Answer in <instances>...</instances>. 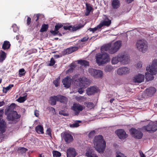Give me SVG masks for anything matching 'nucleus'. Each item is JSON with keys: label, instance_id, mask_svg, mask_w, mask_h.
Listing matches in <instances>:
<instances>
[{"label": "nucleus", "instance_id": "f257e3e1", "mask_svg": "<svg viewBox=\"0 0 157 157\" xmlns=\"http://www.w3.org/2000/svg\"><path fill=\"white\" fill-rule=\"evenodd\" d=\"M121 43V41L118 40L113 44H107L102 46L101 49V52L106 51L110 54H113L120 48Z\"/></svg>", "mask_w": 157, "mask_h": 157}, {"label": "nucleus", "instance_id": "f03ea898", "mask_svg": "<svg viewBox=\"0 0 157 157\" xmlns=\"http://www.w3.org/2000/svg\"><path fill=\"white\" fill-rule=\"evenodd\" d=\"M95 148L99 153L104 152L106 147V142L102 135L95 136L94 140Z\"/></svg>", "mask_w": 157, "mask_h": 157}, {"label": "nucleus", "instance_id": "7ed1b4c3", "mask_svg": "<svg viewBox=\"0 0 157 157\" xmlns=\"http://www.w3.org/2000/svg\"><path fill=\"white\" fill-rule=\"evenodd\" d=\"M146 70L150 73H146V79L148 81L152 80L154 78L152 75H155L157 73V59L153 60L151 66L147 67Z\"/></svg>", "mask_w": 157, "mask_h": 157}, {"label": "nucleus", "instance_id": "20e7f679", "mask_svg": "<svg viewBox=\"0 0 157 157\" xmlns=\"http://www.w3.org/2000/svg\"><path fill=\"white\" fill-rule=\"evenodd\" d=\"M129 60V58L127 55L121 53L118 54L117 56L113 57L112 59L111 63L113 64H117L119 62L127 64Z\"/></svg>", "mask_w": 157, "mask_h": 157}, {"label": "nucleus", "instance_id": "39448f33", "mask_svg": "<svg viewBox=\"0 0 157 157\" xmlns=\"http://www.w3.org/2000/svg\"><path fill=\"white\" fill-rule=\"evenodd\" d=\"M95 59L97 63L99 65L105 64L110 60L109 55L106 53L97 54Z\"/></svg>", "mask_w": 157, "mask_h": 157}, {"label": "nucleus", "instance_id": "423d86ee", "mask_svg": "<svg viewBox=\"0 0 157 157\" xmlns=\"http://www.w3.org/2000/svg\"><path fill=\"white\" fill-rule=\"evenodd\" d=\"M6 115L7 120L10 122L9 123L11 124L17 123L19 121L21 117V115L18 114L16 111H13Z\"/></svg>", "mask_w": 157, "mask_h": 157}, {"label": "nucleus", "instance_id": "0eeeda50", "mask_svg": "<svg viewBox=\"0 0 157 157\" xmlns=\"http://www.w3.org/2000/svg\"><path fill=\"white\" fill-rule=\"evenodd\" d=\"M136 46L139 50L143 53L145 52L147 50L148 47L147 42L144 40H138Z\"/></svg>", "mask_w": 157, "mask_h": 157}, {"label": "nucleus", "instance_id": "6e6552de", "mask_svg": "<svg viewBox=\"0 0 157 157\" xmlns=\"http://www.w3.org/2000/svg\"><path fill=\"white\" fill-rule=\"evenodd\" d=\"M76 84L80 87L85 88L89 85V79L85 77H83L78 78L75 80Z\"/></svg>", "mask_w": 157, "mask_h": 157}, {"label": "nucleus", "instance_id": "1a4fd4ad", "mask_svg": "<svg viewBox=\"0 0 157 157\" xmlns=\"http://www.w3.org/2000/svg\"><path fill=\"white\" fill-rule=\"evenodd\" d=\"M142 129L150 133L154 132L157 130V125L153 122H150L147 125L143 126Z\"/></svg>", "mask_w": 157, "mask_h": 157}, {"label": "nucleus", "instance_id": "9d476101", "mask_svg": "<svg viewBox=\"0 0 157 157\" xmlns=\"http://www.w3.org/2000/svg\"><path fill=\"white\" fill-rule=\"evenodd\" d=\"M130 132L132 136L136 139H140L142 138L143 136L141 131L133 128L130 129Z\"/></svg>", "mask_w": 157, "mask_h": 157}, {"label": "nucleus", "instance_id": "9b49d317", "mask_svg": "<svg viewBox=\"0 0 157 157\" xmlns=\"http://www.w3.org/2000/svg\"><path fill=\"white\" fill-rule=\"evenodd\" d=\"M84 107L78 103H74L71 108V109L74 112L75 115L78 116L80 111H82Z\"/></svg>", "mask_w": 157, "mask_h": 157}, {"label": "nucleus", "instance_id": "f8f14e48", "mask_svg": "<svg viewBox=\"0 0 157 157\" xmlns=\"http://www.w3.org/2000/svg\"><path fill=\"white\" fill-rule=\"evenodd\" d=\"M91 75L95 78H100L102 77L103 73L100 70L91 69L90 70Z\"/></svg>", "mask_w": 157, "mask_h": 157}, {"label": "nucleus", "instance_id": "ddd939ff", "mask_svg": "<svg viewBox=\"0 0 157 157\" xmlns=\"http://www.w3.org/2000/svg\"><path fill=\"white\" fill-rule=\"evenodd\" d=\"M115 132L121 139H124L128 136V135L126 133V132L123 129L117 130Z\"/></svg>", "mask_w": 157, "mask_h": 157}, {"label": "nucleus", "instance_id": "4468645a", "mask_svg": "<svg viewBox=\"0 0 157 157\" xmlns=\"http://www.w3.org/2000/svg\"><path fill=\"white\" fill-rule=\"evenodd\" d=\"M62 138L67 144L70 143L73 140V137L72 135L66 132H65L63 133Z\"/></svg>", "mask_w": 157, "mask_h": 157}, {"label": "nucleus", "instance_id": "2eb2a0df", "mask_svg": "<svg viewBox=\"0 0 157 157\" xmlns=\"http://www.w3.org/2000/svg\"><path fill=\"white\" fill-rule=\"evenodd\" d=\"M84 26V25L79 24L76 26L73 27L72 25H70L69 26H64L63 28L65 30H69L74 31L82 28Z\"/></svg>", "mask_w": 157, "mask_h": 157}, {"label": "nucleus", "instance_id": "dca6fc26", "mask_svg": "<svg viewBox=\"0 0 157 157\" xmlns=\"http://www.w3.org/2000/svg\"><path fill=\"white\" fill-rule=\"evenodd\" d=\"M98 91V88L95 86H92L87 88L86 90L87 94L88 95H91L97 93Z\"/></svg>", "mask_w": 157, "mask_h": 157}, {"label": "nucleus", "instance_id": "f3484780", "mask_svg": "<svg viewBox=\"0 0 157 157\" xmlns=\"http://www.w3.org/2000/svg\"><path fill=\"white\" fill-rule=\"evenodd\" d=\"M144 79V76L141 74H139L135 76L133 78V81L135 83H141Z\"/></svg>", "mask_w": 157, "mask_h": 157}, {"label": "nucleus", "instance_id": "a211bd4d", "mask_svg": "<svg viewBox=\"0 0 157 157\" xmlns=\"http://www.w3.org/2000/svg\"><path fill=\"white\" fill-rule=\"evenodd\" d=\"M62 82L65 87L69 88L71 85V79L70 77L67 76L63 79Z\"/></svg>", "mask_w": 157, "mask_h": 157}, {"label": "nucleus", "instance_id": "6ab92c4d", "mask_svg": "<svg viewBox=\"0 0 157 157\" xmlns=\"http://www.w3.org/2000/svg\"><path fill=\"white\" fill-rule=\"evenodd\" d=\"M16 107V105L14 103H12L10 106H8L5 109V114L7 115L9 114H10L11 113H12L13 111H14L13 110Z\"/></svg>", "mask_w": 157, "mask_h": 157}, {"label": "nucleus", "instance_id": "aec40b11", "mask_svg": "<svg viewBox=\"0 0 157 157\" xmlns=\"http://www.w3.org/2000/svg\"><path fill=\"white\" fill-rule=\"evenodd\" d=\"M78 49V48L77 46L70 47L66 49L64 51L63 53L65 55H68L77 51Z\"/></svg>", "mask_w": 157, "mask_h": 157}, {"label": "nucleus", "instance_id": "412c9836", "mask_svg": "<svg viewBox=\"0 0 157 157\" xmlns=\"http://www.w3.org/2000/svg\"><path fill=\"white\" fill-rule=\"evenodd\" d=\"M129 72V69L126 67H123L119 68L117 70V74L119 75L128 74Z\"/></svg>", "mask_w": 157, "mask_h": 157}, {"label": "nucleus", "instance_id": "4be33fe9", "mask_svg": "<svg viewBox=\"0 0 157 157\" xmlns=\"http://www.w3.org/2000/svg\"><path fill=\"white\" fill-rule=\"evenodd\" d=\"M76 153L74 148L69 147L67 150V157H75L76 155Z\"/></svg>", "mask_w": 157, "mask_h": 157}, {"label": "nucleus", "instance_id": "5701e85b", "mask_svg": "<svg viewBox=\"0 0 157 157\" xmlns=\"http://www.w3.org/2000/svg\"><path fill=\"white\" fill-rule=\"evenodd\" d=\"M57 98V101H59L61 103L66 104L68 99L66 97L60 95H57L56 97Z\"/></svg>", "mask_w": 157, "mask_h": 157}, {"label": "nucleus", "instance_id": "b1692460", "mask_svg": "<svg viewBox=\"0 0 157 157\" xmlns=\"http://www.w3.org/2000/svg\"><path fill=\"white\" fill-rule=\"evenodd\" d=\"M6 124L5 121L2 119L0 121V132H5L6 130Z\"/></svg>", "mask_w": 157, "mask_h": 157}, {"label": "nucleus", "instance_id": "393cba45", "mask_svg": "<svg viewBox=\"0 0 157 157\" xmlns=\"http://www.w3.org/2000/svg\"><path fill=\"white\" fill-rule=\"evenodd\" d=\"M85 155L87 157H98L94 153L93 150L91 149H88L85 153Z\"/></svg>", "mask_w": 157, "mask_h": 157}, {"label": "nucleus", "instance_id": "a878e982", "mask_svg": "<svg viewBox=\"0 0 157 157\" xmlns=\"http://www.w3.org/2000/svg\"><path fill=\"white\" fill-rule=\"evenodd\" d=\"M146 93L148 96H151L154 94L156 91V90L154 87H151L146 89Z\"/></svg>", "mask_w": 157, "mask_h": 157}, {"label": "nucleus", "instance_id": "bb28decb", "mask_svg": "<svg viewBox=\"0 0 157 157\" xmlns=\"http://www.w3.org/2000/svg\"><path fill=\"white\" fill-rule=\"evenodd\" d=\"M111 5L114 9H117L120 6V1L119 0H112Z\"/></svg>", "mask_w": 157, "mask_h": 157}, {"label": "nucleus", "instance_id": "cd10ccee", "mask_svg": "<svg viewBox=\"0 0 157 157\" xmlns=\"http://www.w3.org/2000/svg\"><path fill=\"white\" fill-rule=\"evenodd\" d=\"M86 12L85 13L86 16H87L89 15L91 10H93L92 5L87 3L86 4Z\"/></svg>", "mask_w": 157, "mask_h": 157}, {"label": "nucleus", "instance_id": "c85d7f7f", "mask_svg": "<svg viewBox=\"0 0 157 157\" xmlns=\"http://www.w3.org/2000/svg\"><path fill=\"white\" fill-rule=\"evenodd\" d=\"M35 131L37 133L39 134L44 133L43 127L40 125H38L36 127Z\"/></svg>", "mask_w": 157, "mask_h": 157}, {"label": "nucleus", "instance_id": "c756f323", "mask_svg": "<svg viewBox=\"0 0 157 157\" xmlns=\"http://www.w3.org/2000/svg\"><path fill=\"white\" fill-rule=\"evenodd\" d=\"M11 44L9 41H5L2 46V48L4 50L8 49L10 47Z\"/></svg>", "mask_w": 157, "mask_h": 157}, {"label": "nucleus", "instance_id": "7c9ffc66", "mask_svg": "<svg viewBox=\"0 0 157 157\" xmlns=\"http://www.w3.org/2000/svg\"><path fill=\"white\" fill-rule=\"evenodd\" d=\"M111 23V21L108 19V21H104L102 23H100L99 25V28H101L103 26H108L110 25Z\"/></svg>", "mask_w": 157, "mask_h": 157}, {"label": "nucleus", "instance_id": "2f4dec72", "mask_svg": "<svg viewBox=\"0 0 157 157\" xmlns=\"http://www.w3.org/2000/svg\"><path fill=\"white\" fill-rule=\"evenodd\" d=\"M48 27L49 26L48 24H43L42 25L41 28L40 30V32L43 33L46 31L47 30Z\"/></svg>", "mask_w": 157, "mask_h": 157}, {"label": "nucleus", "instance_id": "473e14b6", "mask_svg": "<svg viewBox=\"0 0 157 157\" xmlns=\"http://www.w3.org/2000/svg\"><path fill=\"white\" fill-rule=\"evenodd\" d=\"M6 58V54L3 51H1V54L0 55V62H2Z\"/></svg>", "mask_w": 157, "mask_h": 157}, {"label": "nucleus", "instance_id": "72a5a7b5", "mask_svg": "<svg viewBox=\"0 0 157 157\" xmlns=\"http://www.w3.org/2000/svg\"><path fill=\"white\" fill-rule=\"evenodd\" d=\"M78 64L84 66H89V62L85 60H78Z\"/></svg>", "mask_w": 157, "mask_h": 157}, {"label": "nucleus", "instance_id": "f704fd0d", "mask_svg": "<svg viewBox=\"0 0 157 157\" xmlns=\"http://www.w3.org/2000/svg\"><path fill=\"white\" fill-rule=\"evenodd\" d=\"M84 105L86 106V107L90 109L93 108L94 107V104L91 102H89L88 101L85 102Z\"/></svg>", "mask_w": 157, "mask_h": 157}, {"label": "nucleus", "instance_id": "c9c22d12", "mask_svg": "<svg viewBox=\"0 0 157 157\" xmlns=\"http://www.w3.org/2000/svg\"><path fill=\"white\" fill-rule=\"evenodd\" d=\"M13 84H10L8 86L6 87H3V91L5 93H6L8 91L10 90L12 87H13Z\"/></svg>", "mask_w": 157, "mask_h": 157}, {"label": "nucleus", "instance_id": "e433bc0d", "mask_svg": "<svg viewBox=\"0 0 157 157\" xmlns=\"http://www.w3.org/2000/svg\"><path fill=\"white\" fill-rule=\"evenodd\" d=\"M56 96H54L53 97H51L50 99L51 102V104L52 105H54L56 104V101H57V98H56Z\"/></svg>", "mask_w": 157, "mask_h": 157}, {"label": "nucleus", "instance_id": "4c0bfd02", "mask_svg": "<svg viewBox=\"0 0 157 157\" xmlns=\"http://www.w3.org/2000/svg\"><path fill=\"white\" fill-rule=\"evenodd\" d=\"M27 95L23 97H20L17 99V101L20 103H22L25 101L26 100Z\"/></svg>", "mask_w": 157, "mask_h": 157}, {"label": "nucleus", "instance_id": "58836bf2", "mask_svg": "<svg viewBox=\"0 0 157 157\" xmlns=\"http://www.w3.org/2000/svg\"><path fill=\"white\" fill-rule=\"evenodd\" d=\"M52 154L54 157H60L61 156V153L56 151H53Z\"/></svg>", "mask_w": 157, "mask_h": 157}, {"label": "nucleus", "instance_id": "ea45409f", "mask_svg": "<svg viewBox=\"0 0 157 157\" xmlns=\"http://www.w3.org/2000/svg\"><path fill=\"white\" fill-rule=\"evenodd\" d=\"M63 26V25L61 23H59L55 26V31H59V29Z\"/></svg>", "mask_w": 157, "mask_h": 157}, {"label": "nucleus", "instance_id": "a19ab883", "mask_svg": "<svg viewBox=\"0 0 157 157\" xmlns=\"http://www.w3.org/2000/svg\"><path fill=\"white\" fill-rule=\"evenodd\" d=\"M60 78L59 77L53 82V84L55 85L56 87H57L59 84Z\"/></svg>", "mask_w": 157, "mask_h": 157}, {"label": "nucleus", "instance_id": "79ce46f5", "mask_svg": "<svg viewBox=\"0 0 157 157\" xmlns=\"http://www.w3.org/2000/svg\"><path fill=\"white\" fill-rule=\"evenodd\" d=\"M55 63V61L54 59L52 57L48 65V66H52L54 65Z\"/></svg>", "mask_w": 157, "mask_h": 157}, {"label": "nucleus", "instance_id": "37998d69", "mask_svg": "<svg viewBox=\"0 0 157 157\" xmlns=\"http://www.w3.org/2000/svg\"><path fill=\"white\" fill-rule=\"evenodd\" d=\"M101 28H99V25H98L97 27L94 28H90L89 29V30L90 31H92L93 33H94V32L97 30L98 29H100Z\"/></svg>", "mask_w": 157, "mask_h": 157}, {"label": "nucleus", "instance_id": "c03bdc74", "mask_svg": "<svg viewBox=\"0 0 157 157\" xmlns=\"http://www.w3.org/2000/svg\"><path fill=\"white\" fill-rule=\"evenodd\" d=\"M19 74L21 76H23L25 74V70L24 68L19 70Z\"/></svg>", "mask_w": 157, "mask_h": 157}, {"label": "nucleus", "instance_id": "a18cd8bd", "mask_svg": "<svg viewBox=\"0 0 157 157\" xmlns=\"http://www.w3.org/2000/svg\"><path fill=\"white\" fill-rule=\"evenodd\" d=\"M18 150L22 153L25 152L27 150L26 148L22 147L18 148Z\"/></svg>", "mask_w": 157, "mask_h": 157}, {"label": "nucleus", "instance_id": "49530a36", "mask_svg": "<svg viewBox=\"0 0 157 157\" xmlns=\"http://www.w3.org/2000/svg\"><path fill=\"white\" fill-rule=\"evenodd\" d=\"M95 131L94 130H93L90 132L88 134V136L90 138L92 137L95 134Z\"/></svg>", "mask_w": 157, "mask_h": 157}, {"label": "nucleus", "instance_id": "de8ad7c7", "mask_svg": "<svg viewBox=\"0 0 157 157\" xmlns=\"http://www.w3.org/2000/svg\"><path fill=\"white\" fill-rule=\"evenodd\" d=\"M52 130L50 128H48L47 129L46 131V134L48 135L49 136L51 137L52 136V134H51Z\"/></svg>", "mask_w": 157, "mask_h": 157}, {"label": "nucleus", "instance_id": "09e8293b", "mask_svg": "<svg viewBox=\"0 0 157 157\" xmlns=\"http://www.w3.org/2000/svg\"><path fill=\"white\" fill-rule=\"evenodd\" d=\"M86 98L84 96H80L78 98V100L80 101H83Z\"/></svg>", "mask_w": 157, "mask_h": 157}, {"label": "nucleus", "instance_id": "8fccbe9b", "mask_svg": "<svg viewBox=\"0 0 157 157\" xmlns=\"http://www.w3.org/2000/svg\"><path fill=\"white\" fill-rule=\"evenodd\" d=\"M79 126V124L78 122H75L70 125V126L72 127H77Z\"/></svg>", "mask_w": 157, "mask_h": 157}, {"label": "nucleus", "instance_id": "3c124183", "mask_svg": "<svg viewBox=\"0 0 157 157\" xmlns=\"http://www.w3.org/2000/svg\"><path fill=\"white\" fill-rule=\"evenodd\" d=\"M50 32L53 35L55 36L58 34L59 33V31H55V29H54V30H51L50 31Z\"/></svg>", "mask_w": 157, "mask_h": 157}, {"label": "nucleus", "instance_id": "603ef678", "mask_svg": "<svg viewBox=\"0 0 157 157\" xmlns=\"http://www.w3.org/2000/svg\"><path fill=\"white\" fill-rule=\"evenodd\" d=\"M31 18L29 17H28L27 20L26 24L27 25H29L31 22Z\"/></svg>", "mask_w": 157, "mask_h": 157}, {"label": "nucleus", "instance_id": "864d4df0", "mask_svg": "<svg viewBox=\"0 0 157 157\" xmlns=\"http://www.w3.org/2000/svg\"><path fill=\"white\" fill-rule=\"evenodd\" d=\"M12 27L13 28V31L14 32H16L17 29V25L16 24H14L12 26Z\"/></svg>", "mask_w": 157, "mask_h": 157}, {"label": "nucleus", "instance_id": "5fc2aeb1", "mask_svg": "<svg viewBox=\"0 0 157 157\" xmlns=\"http://www.w3.org/2000/svg\"><path fill=\"white\" fill-rule=\"evenodd\" d=\"M142 67V63L141 62H139L137 64V67L140 68Z\"/></svg>", "mask_w": 157, "mask_h": 157}, {"label": "nucleus", "instance_id": "6e6d98bb", "mask_svg": "<svg viewBox=\"0 0 157 157\" xmlns=\"http://www.w3.org/2000/svg\"><path fill=\"white\" fill-rule=\"evenodd\" d=\"M88 38H89L87 36L84 37L83 38L81 39V41L82 42H85L87 40H88Z\"/></svg>", "mask_w": 157, "mask_h": 157}, {"label": "nucleus", "instance_id": "4d7b16f0", "mask_svg": "<svg viewBox=\"0 0 157 157\" xmlns=\"http://www.w3.org/2000/svg\"><path fill=\"white\" fill-rule=\"evenodd\" d=\"M111 67L109 66H106L105 68V71H106L110 72L111 71Z\"/></svg>", "mask_w": 157, "mask_h": 157}, {"label": "nucleus", "instance_id": "13d9d810", "mask_svg": "<svg viewBox=\"0 0 157 157\" xmlns=\"http://www.w3.org/2000/svg\"><path fill=\"white\" fill-rule=\"evenodd\" d=\"M4 113V109L0 110V119H1Z\"/></svg>", "mask_w": 157, "mask_h": 157}, {"label": "nucleus", "instance_id": "bf43d9fd", "mask_svg": "<svg viewBox=\"0 0 157 157\" xmlns=\"http://www.w3.org/2000/svg\"><path fill=\"white\" fill-rule=\"evenodd\" d=\"M34 115L36 117H38L39 115V111L37 110H35L34 111Z\"/></svg>", "mask_w": 157, "mask_h": 157}, {"label": "nucleus", "instance_id": "052dcab7", "mask_svg": "<svg viewBox=\"0 0 157 157\" xmlns=\"http://www.w3.org/2000/svg\"><path fill=\"white\" fill-rule=\"evenodd\" d=\"M82 88L81 87L78 90V92L80 94H82L84 92V90L82 89Z\"/></svg>", "mask_w": 157, "mask_h": 157}, {"label": "nucleus", "instance_id": "680f3d73", "mask_svg": "<svg viewBox=\"0 0 157 157\" xmlns=\"http://www.w3.org/2000/svg\"><path fill=\"white\" fill-rule=\"evenodd\" d=\"M117 157H126V156L123 154L120 153L119 155L117 156Z\"/></svg>", "mask_w": 157, "mask_h": 157}, {"label": "nucleus", "instance_id": "e2e57ef3", "mask_svg": "<svg viewBox=\"0 0 157 157\" xmlns=\"http://www.w3.org/2000/svg\"><path fill=\"white\" fill-rule=\"evenodd\" d=\"M139 152L141 157H146L142 151H140Z\"/></svg>", "mask_w": 157, "mask_h": 157}, {"label": "nucleus", "instance_id": "0e129e2a", "mask_svg": "<svg viewBox=\"0 0 157 157\" xmlns=\"http://www.w3.org/2000/svg\"><path fill=\"white\" fill-rule=\"evenodd\" d=\"M5 104V103L3 101H0V107L3 106Z\"/></svg>", "mask_w": 157, "mask_h": 157}, {"label": "nucleus", "instance_id": "69168bd1", "mask_svg": "<svg viewBox=\"0 0 157 157\" xmlns=\"http://www.w3.org/2000/svg\"><path fill=\"white\" fill-rule=\"evenodd\" d=\"M36 21H37L39 20V15L38 14H37L36 16Z\"/></svg>", "mask_w": 157, "mask_h": 157}, {"label": "nucleus", "instance_id": "338daca9", "mask_svg": "<svg viewBox=\"0 0 157 157\" xmlns=\"http://www.w3.org/2000/svg\"><path fill=\"white\" fill-rule=\"evenodd\" d=\"M125 1L128 3H130L132 2L134 0H125Z\"/></svg>", "mask_w": 157, "mask_h": 157}, {"label": "nucleus", "instance_id": "774afa93", "mask_svg": "<svg viewBox=\"0 0 157 157\" xmlns=\"http://www.w3.org/2000/svg\"><path fill=\"white\" fill-rule=\"evenodd\" d=\"M4 132H0V138H1L3 137V134Z\"/></svg>", "mask_w": 157, "mask_h": 157}]
</instances>
